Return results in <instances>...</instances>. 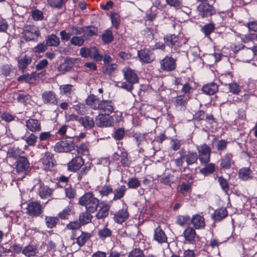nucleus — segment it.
Returning a JSON list of instances; mask_svg holds the SVG:
<instances>
[{
    "label": "nucleus",
    "mask_w": 257,
    "mask_h": 257,
    "mask_svg": "<svg viewBox=\"0 0 257 257\" xmlns=\"http://www.w3.org/2000/svg\"><path fill=\"white\" fill-rule=\"evenodd\" d=\"M124 79L126 82L120 83V87L127 91L132 92L134 89L133 84L139 82V77L136 72L128 67H125L122 70Z\"/></svg>",
    "instance_id": "nucleus-1"
},
{
    "label": "nucleus",
    "mask_w": 257,
    "mask_h": 257,
    "mask_svg": "<svg viewBox=\"0 0 257 257\" xmlns=\"http://www.w3.org/2000/svg\"><path fill=\"white\" fill-rule=\"evenodd\" d=\"M99 200L91 192L86 193L79 200V204L85 206V209L89 212L94 213L100 205Z\"/></svg>",
    "instance_id": "nucleus-2"
},
{
    "label": "nucleus",
    "mask_w": 257,
    "mask_h": 257,
    "mask_svg": "<svg viewBox=\"0 0 257 257\" xmlns=\"http://www.w3.org/2000/svg\"><path fill=\"white\" fill-rule=\"evenodd\" d=\"M165 44L171 48V52H179L183 43L181 39L175 35H167L164 37Z\"/></svg>",
    "instance_id": "nucleus-3"
},
{
    "label": "nucleus",
    "mask_w": 257,
    "mask_h": 257,
    "mask_svg": "<svg viewBox=\"0 0 257 257\" xmlns=\"http://www.w3.org/2000/svg\"><path fill=\"white\" fill-rule=\"evenodd\" d=\"M26 209V213L33 217L40 216L43 212L42 205L36 201L29 202Z\"/></svg>",
    "instance_id": "nucleus-4"
},
{
    "label": "nucleus",
    "mask_w": 257,
    "mask_h": 257,
    "mask_svg": "<svg viewBox=\"0 0 257 257\" xmlns=\"http://www.w3.org/2000/svg\"><path fill=\"white\" fill-rule=\"evenodd\" d=\"M198 157L201 164H207L210 161L211 150L210 147L206 144L197 147Z\"/></svg>",
    "instance_id": "nucleus-5"
},
{
    "label": "nucleus",
    "mask_w": 257,
    "mask_h": 257,
    "mask_svg": "<svg viewBox=\"0 0 257 257\" xmlns=\"http://www.w3.org/2000/svg\"><path fill=\"white\" fill-rule=\"evenodd\" d=\"M95 123L99 127H109L114 123L112 116L100 113L95 118Z\"/></svg>",
    "instance_id": "nucleus-6"
},
{
    "label": "nucleus",
    "mask_w": 257,
    "mask_h": 257,
    "mask_svg": "<svg viewBox=\"0 0 257 257\" xmlns=\"http://www.w3.org/2000/svg\"><path fill=\"white\" fill-rule=\"evenodd\" d=\"M40 35L38 28L35 26H28L23 32V37L27 41L35 40Z\"/></svg>",
    "instance_id": "nucleus-7"
},
{
    "label": "nucleus",
    "mask_w": 257,
    "mask_h": 257,
    "mask_svg": "<svg viewBox=\"0 0 257 257\" xmlns=\"http://www.w3.org/2000/svg\"><path fill=\"white\" fill-rule=\"evenodd\" d=\"M183 236L185 243L194 244L199 239L194 228L191 227H188L185 229Z\"/></svg>",
    "instance_id": "nucleus-8"
},
{
    "label": "nucleus",
    "mask_w": 257,
    "mask_h": 257,
    "mask_svg": "<svg viewBox=\"0 0 257 257\" xmlns=\"http://www.w3.org/2000/svg\"><path fill=\"white\" fill-rule=\"evenodd\" d=\"M115 109L114 103L112 100H102L98 111L100 113L110 115L111 113L114 112Z\"/></svg>",
    "instance_id": "nucleus-9"
},
{
    "label": "nucleus",
    "mask_w": 257,
    "mask_h": 257,
    "mask_svg": "<svg viewBox=\"0 0 257 257\" xmlns=\"http://www.w3.org/2000/svg\"><path fill=\"white\" fill-rule=\"evenodd\" d=\"M73 143L71 141H62L56 143L54 151L58 153L69 152L74 150Z\"/></svg>",
    "instance_id": "nucleus-10"
},
{
    "label": "nucleus",
    "mask_w": 257,
    "mask_h": 257,
    "mask_svg": "<svg viewBox=\"0 0 257 257\" xmlns=\"http://www.w3.org/2000/svg\"><path fill=\"white\" fill-rule=\"evenodd\" d=\"M198 14L202 18H207L215 13L213 7L207 3H201L197 7Z\"/></svg>",
    "instance_id": "nucleus-11"
},
{
    "label": "nucleus",
    "mask_w": 257,
    "mask_h": 257,
    "mask_svg": "<svg viewBox=\"0 0 257 257\" xmlns=\"http://www.w3.org/2000/svg\"><path fill=\"white\" fill-rule=\"evenodd\" d=\"M42 161L43 167L45 170H51L56 165V161L54 158V155L49 152H47L45 153Z\"/></svg>",
    "instance_id": "nucleus-12"
},
{
    "label": "nucleus",
    "mask_w": 257,
    "mask_h": 257,
    "mask_svg": "<svg viewBox=\"0 0 257 257\" xmlns=\"http://www.w3.org/2000/svg\"><path fill=\"white\" fill-rule=\"evenodd\" d=\"M84 164V161L82 158L76 156L67 164V169L71 172H76L79 170Z\"/></svg>",
    "instance_id": "nucleus-13"
},
{
    "label": "nucleus",
    "mask_w": 257,
    "mask_h": 257,
    "mask_svg": "<svg viewBox=\"0 0 257 257\" xmlns=\"http://www.w3.org/2000/svg\"><path fill=\"white\" fill-rule=\"evenodd\" d=\"M161 68L164 71H171L176 67V60L172 57L167 56L160 62Z\"/></svg>",
    "instance_id": "nucleus-14"
},
{
    "label": "nucleus",
    "mask_w": 257,
    "mask_h": 257,
    "mask_svg": "<svg viewBox=\"0 0 257 257\" xmlns=\"http://www.w3.org/2000/svg\"><path fill=\"white\" fill-rule=\"evenodd\" d=\"M30 167L29 162L27 158L19 157L17 161L16 169L19 173L25 174Z\"/></svg>",
    "instance_id": "nucleus-15"
},
{
    "label": "nucleus",
    "mask_w": 257,
    "mask_h": 257,
    "mask_svg": "<svg viewBox=\"0 0 257 257\" xmlns=\"http://www.w3.org/2000/svg\"><path fill=\"white\" fill-rule=\"evenodd\" d=\"M138 55L140 61L146 63L152 62L155 58L152 52L148 49H144L139 51Z\"/></svg>",
    "instance_id": "nucleus-16"
},
{
    "label": "nucleus",
    "mask_w": 257,
    "mask_h": 257,
    "mask_svg": "<svg viewBox=\"0 0 257 257\" xmlns=\"http://www.w3.org/2000/svg\"><path fill=\"white\" fill-rule=\"evenodd\" d=\"M102 100L98 96L94 94H90L86 99L85 102L91 108L98 110Z\"/></svg>",
    "instance_id": "nucleus-17"
},
{
    "label": "nucleus",
    "mask_w": 257,
    "mask_h": 257,
    "mask_svg": "<svg viewBox=\"0 0 257 257\" xmlns=\"http://www.w3.org/2000/svg\"><path fill=\"white\" fill-rule=\"evenodd\" d=\"M26 126L32 133L40 132L42 130L41 121L37 119L30 118L26 121Z\"/></svg>",
    "instance_id": "nucleus-18"
},
{
    "label": "nucleus",
    "mask_w": 257,
    "mask_h": 257,
    "mask_svg": "<svg viewBox=\"0 0 257 257\" xmlns=\"http://www.w3.org/2000/svg\"><path fill=\"white\" fill-rule=\"evenodd\" d=\"M42 99L45 104H57L58 100L55 93L52 91H46L42 94Z\"/></svg>",
    "instance_id": "nucleus-19"
},
{
    "label": "nucleus",
    "mask_w": 257,
    "mask_h": 257,
    "mask_svg": "<svg viewBox=\"0 0 257 257\" xmlns=\"http://www.w3.org/2000/svg\"><path fill=\"white\" fill-rule=\"evenodd\" d=\"M194 228L196 229H203L205 227V221L204 217L200 214L193 215L190 219Z\"/></svg>",
    "instance_id": "nucleus-20"
},
{
    "label": "nucleus",
    "mask_w": 257,
    "mask_h": 257,
    "mask_svg": "<svg viewBox=\"0 0 257 257\" xmlns=\"http://www.w3.org/2000/svg\"><path fill=\"white\" fill-rule=\"evenodd\" d=\"M128 216L127 207H123L114 214L113 219L115 222L121 224L128 218Z\"/></svg>",
    "instance_id": "nucleus-21"
},
{
    "label": "nucleus",
    "mask_w": 257,
    "mask_h": 257,
    "mask_svg": "<svg viewBox=\"0 0 257 257\" xmlns=\"http://www.w3.org/2000/svg\"><path fill=\"white\" fill-rule=\"evenodd\" d=\"M233 164V155L231 153H226L221 159L220 167L221 169H228Z\"/></svg>",
    "instance_id": "nucleus-22"
},
{
    "label": "nucleus",
    "mask_w": 257,
    "mask_h": 257,
    "mask_svg": "<svg viewBox=\"0 0 257 257\" xmlns=\"http://www.w3.org/2000/svg\"><path fill=\"white\" fill-rule=\"evenodd\" d=\"M38 138L40 142L38 145V148L39 149H45L46 148V145L44 144V142H49L52 140L53 136L50 132H43L40 134L39 138Z\"/></svg>",
    "instance_id": "nucleus-23"
},
{
    "label": "nucleus",
    "mask_w": 257,
    "mask_h": 257,
    "mask_svg": "<svg viewBox=\"0 0 257 257\" xmlns=\"http://www.w3.org/2000/svg\"><path fill=\"white\" fill-rule=\"evenodd\" d=\"M154 239L160 243H165L167 241V237L164 231L160 226L157 227L154 231Z\"/></svg>",
    "instance_id": "nucleus-24"
},
{
    "label": "nucleus",
    "mask_w": 257,
    "mask_h": 257,
    "mask_svg": "<svg viewBox=\"0 0 257 257\" xmlns=\"http://www.w3.org/2000/svg\"><path fill=\"white\" fill-rule=\"evenodd\" d=\"M99 209L95 215V217L98 219L105 218L108 214L109 207L106 204L100 202L99 205Z\"/></svg>",
    "instance_id": "nucleus-25"
},
{
    "label": "nucleus",
    "mask_w": 257,
    "mask_h": 257,
    "mask_svg": "<svg viewBox=\"0 0 257 257\" xmlns=\"http://www.w3.org/2000/svg\"><path fill=\"white\" fill-rule=\"evenodd\" d=\"M75 61V60L73 58L66 59L64 62L59 66L58 68L59 71L63 73L70 71L73 67Z\"/></svg>",
    "instance_id": "nucleus-26"
},
{
    "label": "nucleus",
    "mask_w": 257,
    "mask_h": 257,
    "mask_svg": "<svg viewBox=\"0 0 257 257\" xmlns=\"http://www.w3.org/2000/svg\"><path fill=\"white\" fill-rule=\"evenodd\" d=\"M239 178L243 181H246L252 178V172L248 167L241 168L238 172Z\"/></svg>",
    "instance_id": "nucleus-27"
},
{
    "label": "nucleus",
    "mask_w": 257,
    "mask_h": 257,
    "mask_svg": "<svg viewBox=\"0 0 257 257\" xmlns=\"http://www.w3.org/2000/svg\"><path fill=\"white\" fill-rule=\"evenodd\" d=\"M83 36L85 40H88L92 36H96L97 35V29L92 26H86L83 27Z\"/></svg>",
    "instance_id": "nucleus-28"
},
{
    "label": "nucleus",
    "mask_w": 257,
    "mask_h": 257,
    "mask_svg": "<svg viewBox=\"0 0 257 257\" xmlns=\"http://www.w3.org/2000/svg\"><path fill=\"white\" fill-rule=\"evenodd\" d=\"M182 157L186 159V162L188 165L196 163L198 157L196 152L189 151L186 155L181 154Z\"/></svg>",
    "instance_id": "nucleus-29"
},
{
    "label": "nucleus",
    "mask_w": 257,
    "mask_h": 257,
    "mask_svg": "<svg viewBox=\"0 0 257 257\" xmlns=\"http://www.w3.org/2000/svg\"><path fill=\"white\" fill-rule=\"evenodd\" d=\"M190 98V96H186L185 95H178L175 98L174 104L176 107H185Z\"/></svg>",
    "instance_id": "nucleus-30"
},
{
    "label": "nucleus",
    "mask_w": 257,
    "mask_h": 257,
    "mask_svg": "<svg viewBox=\"0 0 257 257\" xmlns=\"http://www.w3.org/2000/svg\"><path fill=\"white\" fill-rule=\"evenodd\" d=\"M91 213L86 210L85 211L81 212L79 214L78 221L81 225H85L91 221L92 218V216L91 215Z\"/></svg>",
    "instance_id": "nucleus-31"
},
{
    "label": "nucleus",
    "mask_w": 257,
    "mask_h": 257,
    "mask_svg": "<svg viewBox=\"0 0 257 257\" xmlns=\"http://www.w3.org/2000/svg\"><path fill=\"white\" fill-rule=\"evenodd\" d=\"M202 90L206 94L212 95L218 91V86L216 83L211 82L204 85Z\"/></svg>",
    "instance_id": "nucleus-32"
},
{
    "label": "nucleus",
    "mask_w": 257,
    "mask_h": 257,
    "mask_svg": "<svg viewBox=\"0 0 257 257\" xmlns=\"http://www.w3.org/2000/svg\"><path fill=\"white\" fill-rule=\"evenodd\" d=\"M228 215V212L226 208H221L215 210L213 218L216 221H220L224 219Z\"/></svg>",
    "instance_id": "nucleus-33"
},
{
    "label": "nucleus",
    "mask_w": 257,
    "mask_h": 257,
    "mask_svg": "<svg viewBox=\"0 0 257 257\" xmlns=\"http://www.w3.org/2000/svg\"><path fill=\"white\" fill-rule=\"evenodd\" d=\"M46 44L47 46L58 47L60 44L59 38L55 34H51L46 38Z\"/></svg>",
    "instance_id": "nucleus-34"
},
{
    "label": "nucleus",
    "mask_w": 257,
    "mask_h": 257,
    "mask_svg": "<svg viewBox=\"0 0 257 257\" xmlns=\"http://www.w3.org/2000/svg\"><path fill=\"white\" fill-rule=\"evenodd\" d=\"M126 190V188L125 185H121L118 187L114 190V192L113 191L114 193V196L112 200L116 201L123 198Z\"/></svg>",
    "instance_id": "nucleus-35"
},
{
    "label": "nucleus",
    "mask_w": 257,
    "mask_h": 257,
    "mask_svg": "<svg viewBox=\"0 0 257 257\" xmlns=\"http://www.w3.org/2000/svg\"><path fill=\"white\" fill-rule=\"evenodd\" d=\"M79 122L85 128H91L94 125V121L92 118L90 116H86L80 117L79 119Z\"/></svg>",
    "instance_id": "nucleus-36"
},
{
    "label": "nucleus",
    "mask_w": 257,
    "mask_h": 257,
    "mask_svg": "<svg viewBox=\"0 0 257 257\" xmlns=\"http://www.w3.org/2000/svg\"><path fill=\"white\" fill-rule=\"evenodd\" d=\"M37 248L33 245H28L26 246L22 251V253L26 256H34L37 252Z\"/></svg>",
    "instance_id": "nucleus-37"
},
{
    "label": "nucleus",
    "mask_w": 257,
    "mask_h": 257,
    "mask_svg": "<svg viewBox=\"0 0 257 257\" xmlns=\"http://www.w3.org/2000/svg\"><path fill=\"white\" fill-rule=\"evenodd\" d=\"M91 236L92 234L90 233L82 231L81 235L77 238L76 242L79 246H82L85 244Z\"/></svg>",
    "instance_id": "nucleus-38"
},
{
    "label": "nucleus",
    "mask_w": 257,
    "mask_h": 257,
    "mask_svg": "<svg viewBox=\"0 0 257 257\" xmlns=\"http://www.w3.org/2000/svg\"><path fill=\"white\" fill-rule=\"evenodd\" d=\"M45 223L48 228H53L55 227L59 221V218L57 217L45 216Z\"/></svg>",
    "instance_id": "nucleus-39"
},
{
    "label": "nucleus",
    "mask_w": 257,
    "mask_h": 257,
    "mask_svg": "<svg viewBox=\"0 0 257 257\" xmlns=\"http://www.w3.org/2000/svg\"><path fill=\"white\" fill-rule=\"evenodd\" d=\"M159 181L161 183L165 185L171 186V184L175 182L174 176L173 175L168 174L166 176L161 177Z\"/></svg>",
    "instance_id": "nucleus-40"
},
{
    "label": "nucleus",
    "mask_w": 257,
    "mask_h": 257,
    "mask_svg": "<svg viewBox=\"0 0 257 257\" xmlns=\"http://www.w3.org/2000/svg\"><path fill=\"white\" fill-rule=\"evenodd\" d=\"M73 86L71 84L60 85L59 87L60 93L67 96H70L73 93Z\"/></svg>",
    "instance_id": "nucleus-41"
},
{
    "label": "nucleus",
    "mask_w": 257,
    "mask_h": 257,
    "mask_svg": "<svg viewBox=\"0 0 257 257\" xmlns=\"http://www.w3.org/2000/svg\"><path fill=\"white\" fill-rule=\"evenodd\" d=\"M90 57L96 61H100L103 58V56L99 54L98 50L95 47H91Z\"/></svg>",
    "instance_id": "nucleus-42"
},
{
    "label": "nucleus",
    "mask_w": 257,
    "mask_h": 257,
    "mask_svg": "<svg viewBox=\"0 0 257 257\" xmlns=\"http://www.w3.org/2000/svg\"><path fill=\"white\" fill-rule=\"evenodd\" d=\"M85 40H86L83 36H76L71 39L70 43L72 45L80 47L84 44Z\"/></svg>",
    "instance_id": "nucleus-43"
},
{
    "label": "nucleus",
    "mask_w": 257,
    "mask_h": 257,
    "mask_svg": "<svg viewBox=\"0 0 257 257\" xmlns=\"http://www.w3.org/2000/svg\"><path fill=\"white\" fill-rule=\"evenodd\" d=\"M31 57L25 55L23 58L19 61L18 66L19 68L23 70L31 62Z\"/></svg>",
    "instance_id": "nucleus-44"
},
{
    "label": "nucleus",
    "mask_w": 257,
    "mask_h": 257,
    "mask_svg": "<svg viewBox=\"0 0 257 257\" xmlns=\"http://www.w3.org/2000/svg\"><path fill=\"white\" fill-rule=\"evenodd\" d=\"M23 153V151L18 148H11L9 149L8 152V155L9 157L11 158H19L21 157L20 155Z\"/></svg>",
    "instance_id": "nucleus-45"
},
{
    "label": "nucleus",
    "mask_w": 257,
    "mask_h": 257,
    "mask_svg": "<svg viewBox=\"0 0 257 257\" xmlns=\"http://www.w3.org/2000/svg\"><path fill=\"white\" fill-rule=\"evenodd\" d=\"M117 65L115 64H107L103 68V72L105 74L111 76L117 69Z\"/></svg>",
    "instance_id": "nucleus-46"
},
{
    "label": "nucleus",
    "mask_w": 257,
    "mask_h": 257,
    "mask_svg": "<svg viewBox=\"0 0 257 257\" xmlns=\"http://www.w3.org/2000/svg\"><path fill=\"white\" fill-rule=\"evenodd\" d=\"M47 4L52 8L61 9L64 6V0H47Z\"/></svg>",
    "instance_id": "nucleus-47"
},
{
    "label": "nucleus",
    "mask_w": 257,
    "mask_h": 257,
    "mask_svg": "<svg viewBox=\"0 0 257 257\" xmlns=\"http://www.w3.org/2000/svg\"><path fill=\"white\" fill-rule=\"evenodd\" d=\"M101 36L103 42L105 44L109 43L113 40L112 32L109 30H106Z\"/></svg>",
    "instance_id": "nucleus-48"
},
{
    "label": "nucleus",
    "mask_w": 257,
    "mask_h": 257,
    "mask_svg": "<svg viewBox=\"0 0 257 257\" xmlns=\"http://www.w3.org/2000/svg\"><path fill=\"white\" fill-rule=\"evenodd\" d=\"M112 231L106 227H103L98 231V235L99 237L102 239L106 237H110L111 235Z\"/></svg>",
    "instance_id": "nucleus-49"
},
{
    "label": "nucleus",
    "mask_w": 257,
    "mask_h": 257,
    "mask_svg": "<svg viewBox=\"0 0 257 257\" xmlns=\"http://www.w3.org/2000/svg\"><path fill=\"white\" fill-rule=\"evenodd\" d=\"M253 54L251 52V48H247L242 53V61L249 62L253 58Z\"/></svg>",
    "instance_id": "nucleus-50"
},
{
    "label": "nucleus",
    "mask_w": 257,
    "mask_h": 257,
    "mask_svg": "<svg viewBox=\"0 0 257 257\" xmlns=\"http://www.w3.org/2000/svg\"><path fill=\"white\" fill-rule=\"evenodd\" d=\"M28 146H35L38 137L34 135L33 133L30 134L28 136H25V138H23Z\"/></svg>",
    "instance_id": "nucleus-51"
},
{
    "label": "nucleus",
    "mask_w": 257,
    "mask_h": 257,
    "mask_svg": "<svg viewBox=\"0 0 257 257\" xmlns=\"http://www.w3.org/2000/svg\"><path fill=\"white\" fill-rule=\"evenodd\" d=\"M53 190L48 187L47 186H44L41 188L39 192V195L41 199H44L47 196H50Z\"/></svg>",
    "instance_id": "nucleus-52"
},
{
    "label": "nucleus",
    "mask_w": 257,
    "mask_h": 257,
    "mask_svg": "<svg viewBox=\"0 0 257 257\" xmlns=\"http://www.w3.org/2000/svg\"><path fill=\"white\" fill-rule=\"evenodd\" d=\"M215 171V165L212 163H209L206 165L204 168L200 170V172L205 175L212 174Z\"/></svg>",
    "instance_id": "nucleus-53"
},
{
    "label": "nucleus",
    "mask_w": 257,
    "mask_h": 257,
    "mask_svg": "<svg viewBox=\"0 0 257 257\" xmlns=\"http://www.w3.org/2000/svg\"><path fill=\"white\" fill-rule=\"evenodd\" d=\"M218 182L222 190L226 194H227L229 191V184L227 180L225 179H224L223 177L221 176L218 177Z\"/></svg>",
    "instance_id": "nucleus-54"
},
{
    "label": "nucleus",
    "mask_w": 257,
    "mask_h": 257,
    "mask_svg": "<svg viewBox=\"0 0 257 257\" xmlns=\"http://www.w3.org/2000/svg\"><path fill=\"white\" fill-rule=\"evenodd\" d=\"M99 192L102 196H107L113 193V189L110 185H105L100 189Z\"/></svg>",
    "instance_id": "nucleus-55"
},
{
    "label": "nucleus",
    "mask_w": 257,
    "mask_h": 257,
    "mask_svg": "<svg viewBox=\"0 0 257 257\" xmlns=\"http://www.w3.org/2000/svg\"><path fill=\"white\" fill-rule=\"evenodd\" d=\"M190 221V219L188 216H179L177 220V224L181 226L189 224Z\"/></svg>",
    "instance_id": "nucleus-56"
},
{
    "label": "nucleus",
    "mask_w": 257,
    "mask_h": 257,
    "mask_svg": "<svg viewBox=\"0 0 257 257\" xmlns=\"http://www.w3.org/2000/svg\"><path fill=\"white\" fill-rule=\"evenodd\" d=\"M128 154L125 152H121L120 155V162L121 165L124 167H129L131 165V161L127 158Z\"/></svg>",
    "instance_id": "nucleus-57"
},
{
    "label": "nucleus",
    "mask_w": 257,
    "mask_h": 257,
    "mask_svg": "<svg viewBox=\"0 0 257 257\" xmlns=\"http://www.w3.org/2000/svg\"><path fill=\"white\" fill-rule=\"evenodd\" d=\"M77 152L82 155H87L89 153L88 146L85 144H81L77 146Z\"/></svg>",
    "instance_id": "nucleus-58"
},
{
    "label": "nucleus",
    "mask_w": 257,
    "mask_h": 257,
    "mask_svg": "<svg viewBox=\"0 0 257 257\" xmlns=\"http://www.w3.org/2000/svg\"><path fill=\"white\" fill-rule=\"evenodd\" d=\"M141 185L140 181L136 178L130 179L127 182V186L131 189H136Z\"/></svg>",
    "instance_id": "nucleus-59"
},
{
    "label": "nucleus",
    "mask_w": 257,
    "mask_h": 257,
    "mask_svg": "<svg viewBox=\"0 0 257 257\" xmlns=\"http://www.w3.org/2000/svg\"><path fill=\"white\" fill-rule=\"evenodd\" d=\"M81 226V223L78 221H71L66 225V228L74 231L79 229Z\"/></svg>",
    "instance_id": "nucleus-60"
},
{
    "label": "nucleus",
    "mask_w": 257,
    "mask_h": 257,
    "mask_svg": "<svg viewBox=\"0 0 257 257\" xmlns=\"http://www.w3.org/2000/svg\"><path fill=\"white\" fill-rule=\"evenodd\" d=\"M166 2L170 7H174L176 9L181 8L182 6V0H166Z\"/></svg>",
    "instance_id": "nucleus-61"
},
{
    "label": "nucleus",
    "mask_w": 257,
    "mask_h": 257,
    "mask_svg": "<svg viewBox=\"0 0 257 257\" xmlns=\"http://www.w3.org/2000/svg\"><path fill=\"white\" fill-rule=\"evenodd\" d=\"M227 142L224 140H221L216 142V147L218 151L222 152L227 148Z\"/></svg>",
    "instance_id": "nucleus-62"
},
{
    "label": "nucleus",
    "mask_w": 257,
    "mask_h": 257,
    "mask_svg": "<svg viewBox=\"0 0 257 257\" xmlns=\"http://www.w3.org/2000/svg\"><path fill=\"white\" fill-rule=\"evenodd\" d=\"M31 99V96L28 94H19L17 97L19 102L26 104Z\"/></svg>",
    "instance_id": "nucleus-63"
},
{
    "label": "nucleus",
    "mask_w": 257,
    "mask_h": 257,
    "mask_svg": "<svg viewBox=\"0 0 257 257\" xmlns=\"http://www.w3.org/2000/svg\"><path fill=\"white\" fill-rule=\"evenodd\" d=\"M128 257H144V254L143 250L136 248L129 253Z\"/></svg>",
    "instance_id": "nucleus-64"
}]
</instances>
